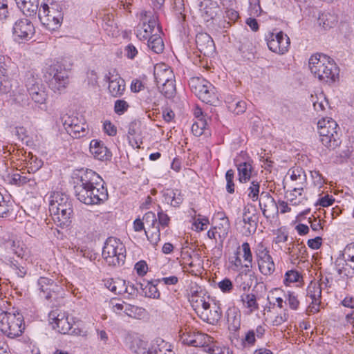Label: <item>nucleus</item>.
I'll use <instances>...</instances> for the list:
<instances>
[{
	"instance_id": "nucleus-1",
	"label": "nucleus",
	"mask_w": 354,
	"mask_h": 354,
	"mask_svg": "<svg viewBox=\"0 0 354 354\" xmlns=\"http://www.w3.org/2000/svg\"><path fill=\"white\" fill-rule=\"evenodd\" d=\"M75 196L88 205H97L108 199V192L102 178L95 171L81 169L73 174Z\"/></svg>"
},
{
	"instance_id": "nucleus-2",
	"label": "nucleus",
	"mask_w": 354,
	"mask_h": 354,
	"mask_svg": "<svg viewBox=\"0 0 354 354\" xmlns=\"http://www.w3.org/2000/svg\"><path fill=\"white\" fill-rule=\"evenodd\" d=\"M308 64L311 73L320 81L332 84L339 78V67L332 58L326 55H312Z\"/></svg>"
},
{
	"instance_id": "nucleus-3",
	"label": "nucleus",
	"mask_w": 354,
	"mask_h": 354,
	"mask_svg": "<svg viewBox=\"0 0 354 354\" xmlns=\"http://www.w3.org/2000/svg\"><path fill=\"white\" fill-rule=\"evenodd\" d=\"M49 212L57 226L67 227L73 212L71 201L63 193L53 192L50 196Z\"/></svg>"
},
{
	"instance_id": "nucleus-4",
	"label": "nucleus",
	"mask_w": 354,
	"mask_h": 354,
	"mask_svg": "<svg viewBox=\"0 0 354 354\" xmlns=\"http://www.w3.org/2000/svg\"><path fill=\"white\" fill-rule=\"evenodd\" d=\"M44 78L51 90L61 93L69 84V72L59 64H52L44 69Z\"/></svg>"
},
{
	"instance_id": "nucleus-5",
	"label": "nucleus",
	"mask_w": 354,
	"mask_h": 354,
	"mask_svg": "<svg viewBox=\"0 0 354 354\" xmlns=\"http://www.w3.org/2000/svg\"><path fill=\"white\" fill-rule=\"evenodd\" d=\"M102 255L109 266L123 265L126 258V248L120 239L109 237L104 243Z\"/></svg>"
},
{
	"instance_id": "nucleus-6",
	"label": "nucleus",
	"mask_w": 354,
	"mask_h": 354,
	"mask_svg": "<svg viewBox=\"0 0 354 354\" xmlns=\"http://www.w3.org/2000/svg\"><path fill=\"white\" fill-rule=\"evenodd\" d=\"M24 330V317L21 314L4 311L0 317V330L8 338L21 336Z\"/></svg>"
},
{
	"instance_id": "nucleus-7",
	"label": "nucleus",
	"mask_w": 354,
	"mask_h": 354,
	"mask_svg": "<svg viewBox=\"0 0 354 354\" xmlns=\"http://www.w3.org/2000/svg\"><path fill=\"white\" fill-rule=\"evenodd\" d=\"M63 15L62 7L57 3L52 4L50 7L43 3L38 12L41 23L49 30H55L60 26Z\"/></svg>"
},
{
	"instance_id": "nucleus-8",
	"label": "nucleus",
	"mask_w": 354,
	"mask_h": 354,
	"mask_svg": "<svg viewBox=\"0 0 354 354\" xmlns=\"http://www.w3.org/2000/svg\"><path fill=\"white\" fill-rule=\"evenodd\" d=\"M320 141L327 148L335 149L340 143L338 125L332 118L322 119L317 123Z\"/></svg>"
},
{
	"instance_id": "nucleus-9",
	"label": "nucleus",
	"mask_w": 354,
	"mask_h": 354,
	"mask_svg": "<svg viewBox=\"0 0 354 354\" xmlns=\"http://www.w3.org/2000/svg\"><path fill=\"white\" fill-rule=\"evenodd\" d=\"M192 91L203 102L214 104L218 100L216 88L208 81L194 77L189 82Z\"/></svg>"
},
{
	"instance_id": "nucleus-10",
	"label": "nucleus",
	"mask_w": 354,
	"mask_h": 354,
	"mask_svg": "<svg viewBox=\"0 0 354 354\" xmlns=\"http://www.w3.org/2000/svg\"><path fill=\"white\" fill-rule=\"evenodd\" d=\"M64 129L73 138L84 137L88 133V125L82 115L65 114L60 118Z\"/></svg>"
},
{
	"instance_id": "nucleus-11",
	"label": "nucleus",
	"mask_w": 354,
	"mask_h": 354,
	"mask_svg": "<svg viewBox=\"0 0 354 354\" xmlns=\"http://www.w3.org/2000/svg\"><path fill=\"white\" fill-rule=\"evenodd\" d=\"M335 267L338 274L342 277H351L354 274V243L346 246L335 260Z\"/></svg>"
},
{
	"instance_id": "nucleus-12",
	"label": "nucleus",
	"mask_w": 354,
	"mask_h": 354,
	"mask_svg": "<svg viewBox=\"0 0 354 354\" xmlns=\"http://www.w3.org/2000/svg\"><path fill=\"white\" fill-rule=\"evenodd\" d=\"M37 286L39 296L53 305H55L54 301L62 297V288L51 279L40 277L37 280Z\"/></svg>"
},
{
	"instance_id": "nucleus-13",
	"label": "nucleus",
	"mask_w": 354,
	"mask_h": 354,
	"mask_svg": "<svg viewBox=\"0 0 354 354\" xmlns=\"http://www.w3.org/2000/svg\"><path fill=\"white\" fill-rule=\"evenodd\" d=\"M254 206L247 205L244 207L242 217L236 220V224L242 225L244 231L243 234L247 236L251 235L256 232L257 227V216Z\"/></svg>"
},
{
	"instance_id": "nucleus-14",
	"label": "nucleus",
	"mask_w": 354,
	"mask_h": 354,
	"mask_svg": "<svg viewBox=\"0 0 354 354\" xmlns=\"http://www.w3.org/2000/svg\"><path fill=\"white\" fill-rule=\"evenodd\" d=\"M49 319L53 324V328L62 334H73L72 324L68 321V317L64 312L59 310H53L49 313Z\"/></svg>"
},
{
	"instance_id": "nucleus-15",
	"label": "nucleus",
	"mask_w": 354,
	"mask_h": 354,
	"mask_svg": "<svg viewBox=\"0 0 354 354\" xmlns=\"http://www.w3.org/2000/svg\"><path fill=\"white\" fill-rule=\"evenodd\" d=\"M104 80L109 83L108 90L112 97H120L124 94L126 88L125 82L115 69L109 71L105 75Z\"/></svg>"
},
{
	"instance_id": "nucleus-16",
	"label": "nucleus",
	"mask_w": 354,
	"mask_h": 354,
	"mask_svg": "<svg viewBox=\"0 0 354 354\" xmlns=\"http://www.w3.org/2000/svg\"><path fill=\"white\" fill-rule=\"evenodd\" d=\"M10 183L17 186H27L31 190H35L39 181L35 173L27 171L22 168L20 173L12 174Z\"/></svg>"
},
{
	"instance_id": "nucleus-17",
	"label": "nucleus",
	"mask_w": 354,
	"mask_h": 354,
	"mask_svg": "<svg viewBox=\"0 0 354 354\" xmlns=\"http://www.w3.org/2000/svg\"><path fill=\"white\" fill-rule=\"evenodd\" d=\"M157 16L151 15L150 12L142 11L141 12V20L143 21L142 26L138 29L137 37L140 39H148L154 31L157 26Z\"/></svg>"
},
{
	"instance_id": "nucleus-18",
	"label": "nucleus",
	"mask_w": 354,
	"mask_h": 354,
	"mask_svg": "<svg viewBox=\"0 0 354 354\" xmlns=\"http://www.w3.org/2000/svg\"><path fill=\"white\" fill-rule=\"evenodd\" d=\"M12 32L15 37L19 39L29 40L34 36L35 30L30 20L20 19L15 23Z\"/></svg>"
},
{
	"instance_id": "nucleus-19",
	"label": "nucleus",
	"mask_w": 354,
	"mask_h": 354,
	"mask_svg": "<svg viewBox=\"0 0 354 354\" xmlns=\"http://www.w3.org/2000/svg\"><path fill=\"white\" fill-rule=\"evenodd\" d=\"M259 205L263 215L269 218L278 213V206L269 192H262L259 199Z\"/></svg>"
},
{
	"instance_id": "nucleus-20",
	"label": "nucleus",
	"mask_w": 354,
	"mask_h": 354,
	"mask_svg": "<svg viewBox=\"0 0 354 354\" xmlns=\"http://www.w3.org/2000/svg\"><path fill=\"white\" fill-rule=\"evenodd\" d=\"M244 270L237 274L235 278V284L241 290L245 292L252 286L254 277V272L250 269V265H244Z\"/></svg>"
},
{
	"instance_id": "nucleus-21",
	"label": "nucleus",
	"mask_w": 354,
	"mask_h": 354,
	"mask_svg": "<svg viewBox=\"0 0 354 354\" xmlns=\"http://www.w3.org/2000/svg\"><path fill=\"white\" fill-rule=\"evenodd\" d=\"M90 151L95 158L102 161L109 160L112 156L103 142L97 140L91 141Z\"/></svg>"
},
{
	"instance_id": "nucleus-22",
	"label": "nucleus",
	"mask_w": 354,
	"mask_h": 354,
	"mask_svg": "<svg viewBox=\"0 0 354 354\" xmlns=\"http://www.w3.org/2000/svg\"><path fill=\"white\" fill-rule=\"evenodd\" d=\"M196 44L198 50L205 55L211 54L214 50L212 38L205 32H200L196 35Z\"/></svg>"
},
{
	"instance_id": "nucleus-23",
	"label": "nucleus",
	"mask_w": 354,
	"mask_h": 354,
	"mask_svg": "<svg viewBox=\"0 0 354 354\" xmlns=\"http://www.w3.org/2000/svg\"><path fill=\"white\" fill-rule=\"evenodd\" d=\"M290 174V179L295 183L294 192H298V195L302 196V191L306 185V175L305 171L300 167L293 168Z\"/></svg>"
},
{
	"instance_id": "nucleus-24",
	"label": "nucleus",
	"mask_w": 354,
	"mask_h": 354,
	"mask_svg": "<svg viewBox=\"0 0 354 354\" xmlns=\"http://www.w3.org/2000/svg\"><path fill=\"white\" fill-rule=\"evenodd\" d=\"M24 15L34 17L39 12V0H15Z\"/></svg>"
},
{
	"instance_id": "nucleus-25",
	"label": "nucleus",
	"mask_w": 354,
	"mask_h": 354,
	"mask_svg": "<svg viewBox=\"0 0 354 354\" xmlns=\"http://www.w3.org/2000/svg\"><path fill=\"white\" fill-rule=\"evenodd\" d=\"M221 316V308L216 304H213L212 306L208 310L201 311V314H199V317L201 319L213 325L218 323Z\"/></svg>"
},
{
	"instance_id": "nucleus-26",
	"label": "nucleus",
	"mask_w": 354,
	"mask_h": 354,
	"mask_svg": "<svg viewBox=\"0 0 354 354\" xmlns=\"http://www.w3.org/2000/svg\"><path fill=\"white\" fill-rule=\"evenodd\" d=\"M162 196L165 203L174 207H179L183 201V197L179 189H166L162 192Z\"/></svg>"
},
{
	"instance_id": "nucleus-27",
	"label": "nucleus",
	"mask_w": 354,
	"mask_h": 354,
	"mask_svg": "<svg viewBox=\"0 0 354 354\" xmlns=\"http://www.w3.org/2000/svg\"><path fill=\"white\" fill-rule=\"evenodd\" d=\"M239 173V180L241 183H245L250 179L252 166L250 162H240L239 159L234 160Z\"/></svg>"
},
{
	"instance_id": "nucleus-28",
	"label": "nucleus",
	"mask_w": 354,
	"mask_h": 354,
	"mask_svg": "<svg viewBox=\"0 0 354 354\" xmlns=\"http://www.w3.org/2000/svg\"><path fill=\"white\" fill-rule=\"evenodd\" d=\"M241 313L236 308H230L226 312L227 322L229 329L233 331H237L241 326Z\"/></svg>"
},
{
	"instance_id": "nucleus-29",
	"label": "nucleus",
	"mask_w": 354,
	"mask_h": 354,
	"mask_svg": "<svg viewBox=\"0 0 354 354\" xmlns=\"http://www.w3.org/2000/svg\"><path fill=\"white\" fill-rule=\"evenodd\" d=\"M159 282L146 281L144 283H139L140 289L142 290V294L145 297L157 299L160 297V292L157 288V285Z\"/></svg>"
},
{
	"instance_id": "nucleus-30",
	"label": "nucleus",
	"mask_w": 354,
	"mask_h": 354,
	"mask_svg": "<svg viewBox=\"0 0 354 354\" xmlns=\"http://www.w3.org/2000/svg\"><path fill=\"white\" fill-rule=\"evenodd\" d=\"M171 346L160 337L156 338L151 342L149 347V354H162Z\"/></svg>"
},
{
	"instance_id": "nucleus-31",
	"label": "nucleus",
	"mask_w": 354,
	"mask_h": 354,
	"mask_svg": "<svg viewBox=\"0 0 354 354\" xmlns=\"http://www.w3.org/2000/svg\"><path fill=\"white\" fill-rule=\"evenodd\" d=\"M130 349L135 354H149L147 343L138 337L132 339Z\"/></svg>"
},
{
	"instance_id": "nucleus-32",
	"label": "nucleus",
	"mask_w": 354,
	"mask_h": 354,
	"mask_svg": "<svg viewBox=\"0 0 354 354\" xmlns=\"http://www.w3.org/2000/svg\"><path fill=\"white\" fill-rule=\"evenodd\" d=\"M26 86L30 95L44 91L41 80L38 77H35L33 75L28 77Z\"/></svg>"
},
{
	"instance_id": "nucleus-33",
	"label": "nucleus",
	"mask_w": 354,
	"mask_h": 354,
	"mask_svg": "<svg viewBox=\"0 0 354 354\" xmlns=\"http://www.w3.org/2000/svg\"><path fill=\"white\" fill-rule=\"evenodd\" d=\"M148 47L154 53L159 54L164 50L162 39L156 34L151 35L148 39Z\"/></svg>"
},
{
	"instance_id": "nucleus-34",
	"label": "nucleus",
	"mask_w": 354,
	"mask_h": 354,
	"mask_svg": "<svg viewBox=\"0 0 354 354\" xmlns=\"http://www.w3.org/2000/svg\"><path fill=\"white\" fill-rule=\"evenodd\" d=\"M319 24L323 25L325 28L333 27L337 23V17L334 13L324 12L319 17Z\"/></svg>"
},
{
	"instance_id": "nucleus-35",
	"label": "nucleus",
	"mask_w": 354,
	"mask_h": 354,
	"mask_svg": "<svg viewBox=\"0 0 354 354\" xmlns=\"http://www.w3.org/2000/svg\"><path fill=\"white\" fill-rule=\"evenodd\" d=\"M258 266L260 272L265 276L271 275L275 270V264L272 257L258 261Z\"/></svg>"
},
{
	"instance_id": "nucleus-36",
	"label": "nucleus",
	"mask_w": 354,
	"mask_h": 354,
	"mask_svg": "<svg viewBox=\"0 0 354 354\" xmlns=\"http://www.w3.org/2000/svg\"><path fill=\"white\" fill-rule=\"evenodd\" d=\"M25 161L27 162L28 166L26 171L32 173H36L42 166V161L39 160L36 156H33L31 153H28V156L26 157Z\"/></svg>"
},
{
	"instance_id": "nucleus-37",
	"label": "nucleus",
	"mask_w": 354,
	"mask_h": 354,
	"mask_svg": "<svg viewBox=\"0 0 354 354\" xmlns=\"http://www.w3.org/2000/svg\"><path fill=\"white\" fill-rule=\"evenodd\" d=\"M171 73L169 68H165L163 71L155 70L154 77L158 88H160L162 84H165L171 79Z\"/></svg>"
},
{
	"instance_id": "nucleus-38",
	"label": "nucleus",
	"mask_w": 354,
	"mask_h": 354,
	"mask_svg": "<svg viewBox=\"0 0 354 354\" xmlns=\"http://www.w3.org/2000/svg\"><path fill=\"white\" fill-rule=\"evenodd\" d=\"M211 342H212V337L203 333L196 332L193 346L201 347L203 348V350L205 352L206 346H209Z\"/></svg>"
},
{
	"instance_id": "nucleus-39",
	"label": "nucleus",
	"mask_w": 354,
	"mask_h": 354,
	"mask_svg": "<svg viewBox=\"0 0 354 354\" xmlns=\"http://www.w3.org/2000/svg\"><path fill=\"white\" fill-rule=\"evenodd\" d=\"M322 290L321 288H317L315 290V294L308 298L309 306L308 311L310 313H315L319 311V305L321 303Z\"/></svg>"
},
{
	"instance_id": "nucleus-40",
	"label": "nucleus",
	"mask_w": 354,
	"mask_h": 354,
	"mask_svg": "<svg viewBox=\"0 0 354 354\" xmlns=\"http://www.w3.org/2000/svg\"><path fill=\"white\" fill-rule=\"evenodd\" d=\"M145 234L147 239L154 246H156L160 241V231L158 225L149 227L147 231L145 230Z\"/></svg>"
},
{
	"instance_id": "nucleus-41",
	"label": "nucleus",
	"mask_w": 354,
	"mask_h": 354,
	"mask_svg": "<svg viewBox=\"0 0 354 354\" xmlns=\"http://www.w3.org/2000/svg\"><path fill=\"white\" fill-rule=\"evenodd\" d=\"M227 104L228 110L234 114H241L246 110V103L244 101L233 100L231 102H227Z\"/></svg>"
},
{
	"instance_id": "nucleus-42",
	"label": "nucleus",
	"mask_w": 354,
	"mask_h": 354,
	"mask_svg": "<svg viewBox=\"0 0 354 354\" xmlns=\"http://www.w3.org/2000/svg\"><path fill=\"white\" fill-rule=\"evenodd\" d=\"M241 301L251 312L259 309V304L254 294H244L241 296Z\"/></svg>"
},
{
	"instance_id": "nucleus-43",
	"label": "nucleus",
	"mask_w": 354,
	"mask_h": 354,
	"mask_svg": "<svg viewBox=\"0 0 354 354\" xmlns=\"http://www.w3.org/2000/svg\"><path fill=\"white\" fill-rule=\"evenodd\" d=\"M7 243L8 247H9L18 257L23 258L24 257L26 251L22 242L19 240H10Z\"/></svg>"
},
{
	"instance_id": "nucleus-44",
	"label": "nucleus",
	"mask_w": 354,
	"mask_h": 354,
	"mask_svg": "<svg viewBox=\"0 0 354 354\" xmlns=\"http://www.w3.org/2000/svg\"><path fill=\"white\" fill-rule=\"evenodd\" d=\"M124 313L129 317L140 319L145 313V309L131 304H126Z\"/></svg>"
},
{
	"instance_id": "nucleus-45",
	"label": "nucleus",
	"mask_w": 354,
	"mask_h": 354,
	"mask_svg": "<svg viewBox=\"0 0 354 354\" xmlns=\"http://www.w3.org/2000/svg\"><path fill=\"white\" fill-rule=\"evenodd\" d=\"M277 37V35H275L274 33H269L266 39L267 45L271 51L278 54H282Z\"/></svg>"
},
{
	"instance_id": "nucleus-46",
	"label": "nucleus",
	"mask_w": 354,
	"mask_h": 354,
	"mask_svg": "<svg viewBox=\"0 0 354 354\" xmlns=\"http://www.w3.org/2000/svg\"><path fill=\"white\" fill-rule=\"evenodd\" d=\"M160 92L167 98L171 97L176 91L175 84L172 79L160 86Z\"/></svg>"
},
{
	"instance_id": "nucleus-47",
	"label": "nucleus",
	"mask_w": 354,
	"mask_h": 354,
	"mask_svg": "<svg viewBox=\"0 0 354 354\" xmlns=\"http://www.w3.org/2000/svg\"><path fill=\"white\" fill-rule=\"evenodd\" d=\"M275 35H277V39L278 40V43L280 45L281 51L282 52V54H284L288 51L290 46V38L287 35L283 34V32L281 31L276 33Z\"/></svg>"
},
{
	"instance_id": "nucleus-48",
	"label": "nucleus",
	"mask_w": 354,
	"mask_h": 354,
	"mask_svg": "<svg viewBox=\"0 0 354 354\" xmlns=\"http://www.w3.org/2000/svg\"><path fill=\"white\" fill-rule=\"evenodd\" d=\"M205 352L210 354H229L228 348L218 346L213 340L209 343V346H206Z\"/></svg>"
},
{
	"instance_id": "nucleus-49",
	"label": "nucleus",
	"mask_w": 354,
	"mask_h": 354,
	"mask_svg": "<svg viewBox=\"0 0 354 354\" xmlns=\"http://www.w3.org/2000/svg\"><path fill=\"white\" fill-rule=\"evenodd\" d=\"M259 183L257 180H253L248 189V196L250 199H252V201H257L258 199H259Z\"/></svg>"
},
{
	"instance_id": "nucleus-50",
	"label": "nucleus",
	"mask_w": 354,
	"mask_h": 354,
	"mask_svg": "<svg viewBox=\"0 0 354 354\" xmlns=\"http://www.w3.org/2000/svg\"><path fill=\"white\" fill-rule=\"evenodd\" d=\"M207 122L205 119H198L196 120L192 126V131L196 136L203 134V130L206 128Z\"/></svg>"
},
{
	"instance_id": "nucleus-51",
	"label": "nucleus",
	"mask_w": 354,
	"mask_h": 354,
	"mask_svg": "<svg viewBox=\"0 0 354 354\" xmlns=\"http://www.w3.org/2000/svg\"><path fill=\"white\" fill-rule=\"evenodd\" d=\"M286 300H288L289 307L295 310H297L299 306L297 295L295 292L288 291L285 295Z\"/></svg>"
},
{
	"instance_id": "nucleus-52",
	"label": "nucleus",
	"mask_w": 354,
	"mask_h": 354,
	"mask_svg": "<svg viewBox=\"0 0 354 354\" xmlns=\"http://www.w3.org/2000/svg\"><path fill=\"white\" fill-rule=\"evenodd\" d=\"M157 216L158 220V222H157V225H158V226L160 225L162 228H164L169 225V216L163 212V210L160 206L158 207Z\"/></svg>"
},
{
	"instance_id": "nucleus-53",
	"label": "nucleus",
	"mask_w": 354,
	"mask_h": 354,
	"mask_svg": "<svg viewBox=\"0 0 354 354\" xmlns=\"http://www.w3.org/2000/svg\"><path fill=\"white\" fill-rule=\"evenodd\" d=\"M234 171L232 169L227 170L225 174V179L227 182L226 189L230 194H233L234 192Z\"/></svg>"
},
{
	"instance_id": "nucleus-54",
	"label": "nucleus",
	"mask_w": 354,
	"mask_h": 354,
	"mask_svg": "<svg viewBox=\"0 0 354 354\" xmlns=\"http://www.w3.org/2000/svg\"><path fill=\"white\" fill-rule=\"evenodd\" d=\"M300 277L301 275L299 272L291 270L286 272L283 281L288 286L290 283L297 282Z\"/></svg>"
},
{
	"instance_id": "nucleus-55",
	"label": "nucleus",
	"mask_w": 354,
	"mask_h": 354,
	"mask_svg": "<svg viewBox=\"0 0 354 354\" xmlns=\"http://www.w3.org/2000/svg\"><path fill=\"white\" fill-rule=\"evenodd\" d=\"M243 252V259L247 262L245 265H250V268L252 267V254L250 250V244L248 242H245L241 245Z\"/></svg>"
},
{
	"instance_id": "nucleus-56",
	"label": "nucleus",
	"mask_w": 354,
	"mask_h": 354,
	"mask_svg": "<svg viewBox=\"0 0 354 354\" xmlns=\"http://www.w3.org/2000/svg\"><path fill=\"white\" fill-rule=\"evenodd\" d=\"M129 106L128 103L125 100H118L115 102L114 111L118 115H122L127 111Z\"/></svg>"
},
{
	"instance_id": "nucleus-57",
	"label": "nucleus",
	"mask_w": 354,
	"mask_h": 354,
	"mask_svg": "<svg viewBox=\"0 0 354 354\" xmlns=\"http://www.w3.org/2000/svg\"><path fill=\"white\" fill-rule=\"evenodd\" d=\"M196 332H185L181 335L183 344L193 346Z\"/></svg>"
},
{
	"instance_id": "nucleus-58",
	"label": "nucleus",
	"mask_w": 354,
	"mask_h": 354,
	"mask_svg": "<svg viewBox=\"0 0 354 354\" xmlns=\"http://www.w3.org/2000/svg\"><path fill=\"white\" fill-rule=\"evenodd\" d=\"M218 288L225 293H230L233 289V283L230 279L225 278L218 283Z\"/></svg>"
},
{
	"instance_id": "nucleus-59",
	"label": "nucleus",
	"mask_w": 354,
	"mask_h": 354,
	"mask_svg": "<svg viewBox=\"0 0 354 354\" xmlns=\"http://www.w3.org/2000/svg\"><path fill=\"white\" fill-rule=\"evenodd\" d=\"M286 197L292 205H297L301 203V196L298 195V192H294V188L289 193L286 192Z\"/></svg>"
},
{
	"instance_id": "nucleus-60",
	"label": "nucleus",
	"mask_w": 354,
	"mask_h": 354,
	"mask_svg": "<svg viewBox=\"0 0 354 354\" xmlns=\"http://www.w3.org/2000/svg\"><path fill=\"white\" fill-rule=\"evenodd\" d=\"M308 222L310 224L312 230L317 232L319 234H322L323 232V227L321 223V220L314 217L313 218H309Z\"/></svg>"
},
{
	"instance_id": "nucleus-61",
	"label": "nucleus",
	"mask_w": 354,
	"mask_h": 354,
	"mask_svg": "<svg viewBox=\"0 0 354 354\" xmlns=\"http://www.w3.org/2000/svg\"><path fill=\"white\" fill-rule=\"evenodd\" d=\"M142 221L149 225V227L157 225V218L156 214L152 212H147L143 218Z\"/></svg>"
},
{
	"instance_id": "nucleus-62",
	"label": "nucleus",
	"mask_w": 354,
	"mask_h": 354,
	"mask_svg": "<svg viewBox=\"0 0 354 354\" xmlns=\"http://www.w3.org/2000/svg\"><path fill=\"white\" fill-rule=\"evenodd\" d=\"M256 342L255 333L254 330H250L245 334V338L243 339V344L245 346H253Z\"/></svg>"
},
{
	"instance_id": "nucleus-63",
	"label": "nucleus",
	"mask_w": 354,
	"mask_h": 354,
	"mask_svg": "<svg viewBox=\"0 0 354 354\" xmlns=\"http://www.w3.org/2000/svg\"><path fill=\"white\" fill-rule=\"evenodd\" d=\"M124 53L127 58L133 59L138 55V51L134 45L129 44L124 48Z\"/></svg>"
},
{
	"instance_id": "nucleus-64",
	"label": "nucleus",
	"mask_w": 354,
	"mask_h": 354,
	"mask_svg": "<svg viewBox=\"0 0 354 354\" xmlns=\"http://www.w3.org/2000/svg\"><path fill=\"white\" fill-rule=\"evenodd\" d=\"M134 268L138 275L144 276L147 272L148 266L145 261H140L136 263Z\"/></svg>"
}]
</instances>
